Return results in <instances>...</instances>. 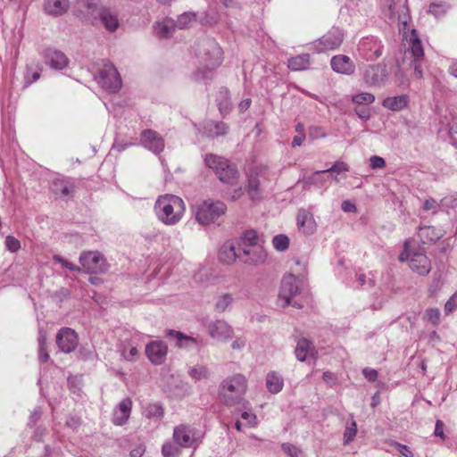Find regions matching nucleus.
<instances>
[{
    "label": "nucleus",
    "mask_w": 457,
    "mask_h": 457,
    "mask_svg": "<svg viewBox=\"0 0 457 457\" xmlns=\"http://www.w3.org/2000/svg\"><path fill=\"white\" fill-rule=\"evenodd\" d=\"M185 211L184 201L175 195H160L154 204V212L157 218L168 226L179 223Z\"/></svg>",
    "instance_id": "1"
},
{
    "label": "nucleus",
    "mask_w": 457,
    "mask_h": 457,
    "mask_svg": "<svg viewBox=\"0 0 457 457\" xmlns=\"http://www.w3.org/2000/svg\"><path fill=\"white\" fill-rule=\"evenodd\" d=\"M247 389V381L241 374L225 378L220 385L219 396L220 401L227 406L243 404L245 408L247 403L244 395Z\"/></svg>",
    "instance_id": "2"
},
{
    "label": "nucleus",
    "mask_w": 457,
    "mask_h": 457,
    "mask_svg": "<svg viewBox=\"0 0 457 457\" xmlns=\"http://www.w3.org/2000/svg\"><path fill=\"white\" fill-rule=\"evenodd\" d=\"M204 163L212 169L219 179L223 183L235 184L238 177V170L235 164L228 159L213 154H207Z\"/></svg>",
    "instance_id": "3"
},
{
    "label": "nucleus",
    "mask_w": 457,
    "mask_h": 457,
    "mask_svg": "<svg viewBox=\"0 0 457 457\" xmlns=\"http://www.w3.org/2000/svg\"><path fill=\"white\" fill-rule=\"evenodd\" d=\"M226 211L227 206L223 202L208 199L198 206L195 218L200 224L209 225L224 215Z\"/></svg>",
    "instance_id": "4"
},
{
    "label": "nucleus",
    "mask_w": 457,
    "mask_h": 457,
    "mask_svg": "<svg viewBox=\"0 0 457 457\" xmlns=\"http://www.w3.org/2000/svg\"><path fill=\"white\" fill-rule=\"evenodd\" d=\"M95 79L104 89L111 93L118 92L122 85L120 73L109 61H103L99 75L95 76Z\"/></svg>",
    "instance_id": "5"
},
{
    "label": "nucleus",
    "mask_w": 457,
    "mask_h": 457,
    "mask_svg": "<svg viewBox=\"0 0 457 457\" xmlns=\"http://www.w3.org/2000/svg\"><path fill=\"white\" fill-rule=\"evenodd\" d=\"M196 55L207 68H214L221 62V48L213 39H203L197 45Z\"/></svg>",
    "instance_id": "6"
},
{
    "label": "nucleus",
    "mask_w": 457,
    "mask_h": 457,
    "mask_svg": "<svg viewBox=\"0 0 457 457\" xmlns=\"http://www.w3.org/2000/svg\"><path fill=\"white\" fill-rule=\"evenodd\" d=\"M81 271L88 274H101L108 270L104 256L98 251H87L81 253L79 258Z\"/></svg>",
    "instance_id": "7"
},
{
    "label": "nucleus",
    "mask_w": 457,
    "mask_h": 457,
    "mask_svg": "<svg viewBox=\"0 0 457 457\" xmlns=\"http://www.w3.org/2000/svg\"><path fill=\"white\" fill-rule=\"evenodd\" d=\"M388 76L387 67L384 63L369 65L363 71V79L370 87H378L384 84Z\"/></svg>",
    "instance_id": "8"
},
{
    "label": "nucleus",
    "mask_w": 457,
    "mask_h": 457,
    "mask_svg": "<svg viewBox=\"0 0 457 457\" xmlns=\"http://www.w3.org/2000/svg\"><path fill=\"white\" fill-rule=\"evenodd\" d=\"M56 345L64 353L75 351L79 344L78 334L71 328H62L56 335Z\"/></svg>",
    "instance_id": "9"
},
{
    "label": "nucleus",
    "mask_w": 457,
    "mask_h": 457,
    "mask_svg": "<svg viewBox=\"0 0 457 457\" xmlns=\"http://www.w3.org/2000/svg\"><path fill=\"white\" fill-rule=\"evenodd\" d=\"M266 259L267 253L262 244L239 250L238 260L245 264L252 266L262 265Z\"/></svg>",
    "instance_id": "10"
},
{
    "label": "nucleus",
    "mask_w": 457,
    "mask_h": 457,
    "mask_svg": "<svg viewBox=\"0 0 457 457\" xmlns=\"http://www.w3.org/2000/svg\"><path fill=\"white\" fill-rule=\"evenodd\" d=\"M400 261L408 260L410 268L420 275H426L431 270L430 261L422 253H413L411 254L402 253L399 256Z\"/></svg>",
    "instance_id": "11"
},
{
    "label": "nucleus",
    "mask_w": 457,
    "mask_h": 457,
    "mask_svg": "<svg viewBox=\"0 0 457 457\" xmlns=\"http://www.w3.org/2000/svg\"><path fill=\"white\" fill-rule=\"evenodd\" d=\"M207 330L210 337L219 342H227L234 336L233 328L223 320L210 322Z\"/></svg>",
    "instance_id": "12"
},
{
    "label": "nucleus",
    "mask_w": 457,
    "mask_h": 457,
    "mask_svg": "<svg viewBox=\"0 0 457 457\" xmlns=\"http://www.w3.org/2000/svg\"><path fill=\"white\" fill-rule=\"evenodd\" d=\"M344 34L338 29L333 28L321 38L314 43L315 49L319 52L337 49L343 42Z\"/></svg>",
    "instance_id": "13"
},
{
    "label": "nucleus",
    "mask_w": 457,
    "mask_h": 457,
    "mask_svg": "<svg viewBox=\"0 0 457 457\" xmlns=\"http://www.w3.org/2000/svg\"><path fill=\"white\" fill-rule=\"evenodd\" d=\"M358 49L366 60L374 61L382 55L383 45L378 38L368 37L362 38Z\"/></svg>",
    "instance_id": "14"
},
{
    "label": "nucleus",
    "mask_w": 457,
    "mask_h": 457,
    "mask_svg": "<svg viewBox=\"0 0 457 457\" xmlns=\"http://www.w3.org/2000/svg\"><path fill=\"white\" fill-rule=\"evenodd\" d=\"M299 293V279L293 274L285 275L279 291V297L285 300V306L292 304L291 299Z\"/></svg>",
    "instance_id": "15"
},
{
    "label": "nucleus",
    "mask_w": 457,
    "mask_h": 457,
    "mask_svg": "<svg viewBox=\"0 0 457 457\" xmlns=\"http://www.w3.org/2000/svg\"><path fill=\"white\" fill-rule=\"evenodd\" d=\"M173 439L180 447H192L197 441L194 428L181 424L174 428Z\"/></svg>",
    "instance_id": "16"
},
{
    "label": "nucleus",
    "mask_w": 457,
    "mask_h": 457,
    "mask_svg": "<svg viewBox=\"0 0 457 457\" xmlns=\"http://www.w3.org/2000/svg\"><path fill=\"white\" fill-rule=\"evenodd\" d=\"M44 62L51 69L61 71L66 68L70 62L66 54L55 48H46L42 54Z\"/></svg>",
    "instance_id": "17"
},
{
    "label": "nucleus",
    "mask_w": 457,
    "mask_h": 457,
    "mask_svg": "<svg viewBox=\"0 0 457 457\" xmlns=\"http://www.w3.org/2000/svg\"><path fill=\"white\" fill-rule=\"evenodd\" d=\"M168 346L163 341H152L145 346V354L154 365L162 364L167 356Z\"/></svg>",
    "instance_id": "18"
},
{
    "label": "nucleus",
    "mask_w": 457,
    "mask_h": 457,
    "mask_svg": "<svg viewBox=\"0 0 457 457\" xmlns=\"http://www.w3.org/2000/svg\"><path fill=\"white\" fill-rule=\"evenodd\" d=\"M141 143L144 147L154 154H160L164 149V140L162 137L154 130L145 129L140 135Z\"/></svg>",
    "instance_id": "19"
},
{
    "label": "nucleus",
    "mask_w": 457,
    "mask_h": 457,
    "mask_svg": "<svg viewBox=\"0 0 457 457\" xmlns=\"http://www.w3.org/2000/svg\"><path fill=\"white\" fill-rule=\"evenodd\" d=\"M75 7L78 12L85 16L96 20L99 17V12L102 11V8L104 6L101 4L100 0H77L75 2Z\"/></svg>",
    "instance_id": "20"
},
{
    "label": "nucleus",
    "mask_w": 457,
    "mask_h": 457,
    "mask_svg": "<svg viewBox=\"0 0 457 457\" xmlns=\"http://www.w3.org/2000/svg\"><path fill=\"white\" fill-rule=\"evenodd\" d=\"M332 70L340 74L352 75L355 71L353 62L345 54H338L332 57L330 61Z\"/></svg>",
    "instance_id": "21"
},
{
    "label": "nucleus",
    "mask_w": 457,
    "mask_h": 457,
    "mask_svg": "<svg viewBox=\"0 0 457 457\" xmlns=\"http://www.w3.org/2000/svg\"><path fill=\"white\" fill-rule=\"evenodd\" d=\"M132 402L129 398L123 399L114 410L112 414V421L115 425H124L131 412Z\"/></svg>",
    "instance_id": "22"
},
{
    "label": "nucleus",
    "mask_w": 457,
    "mask_h": 457,
    "mask_svg": "<svg viewBox=\"0 0 457 457\" xmlns=\"http://www.w3.org/2000/svg\"><path fill=\"white\" fill-rule=\"evenodd\" d=\"M51 190L56 195L66 197L74 193L75 186L69 179L58 178L53 180Z\"/></svg>",
    "instance_id": "23"
},
{
    "label": "nucleus",
    "mask_w": 457,
    "mask_h": 457,
    "mask_svg": "<svg viewBox=\"0 0 457 457\" xmlns=\"http://www.w3.org/2000/svg\"><path fill=\"white\" fill-rule=\"evenodd\" d=\"M102 24L105 27V29L109 31H115L119 27V21L117 12L115 10L104 6L102 8V11L99 12V17Z\"/></svg>",
    "instance_id": "24"
},
{
    "label": "nucleus",
    "mask_w": 457,
    "mask_h": 457,
    "mask_svg": "<svg viewBox=\"0 0 457 457\" xmlns=\"http://www.w3.org/2000/svg\"><path fill=\"white\" fill-rule=\"evenodd\" d=\"M70 7L69 0H45L44 11L51 16H61L65 13Z\"/></svg>",
    "instance_id": "25"
},
{
    "label": "nucleus",
    "mask_w": 457,
    "mask_h": 457,
    "mask_svg": "<svg viewBox=\"0 0 457 457\" xmlns=\"http://www.w3.org/2000/svg\"><path fill=\"white\" fill-rule=\"evenodd\" d=\"M204 129L208 137H218L225 136L228 132L229 127L223 121H216L211 120L205 121Z\"/></svg>",
    "instance_id": "26"
},
{
    "label": "nucleus",
    "mask_w": 457,
    "mask_h": 457,
    "mask_svg": "<svg viewBox=\"0 0 457 457\" xmlns=\"http://www.w3.org/2000/svg\"><path fill=\"white\" fill-rule=\"evenodd\" d=\"M239 249L234 243L224 244L219 251V259L226 264L233 263L238 259Z\"/></svg>",
    "instance_id": "27"
},
{
    "label": "nucleus",
    "mask_w": 457,
    "mask_h": 457,
    "mask_svg": "<svg viewBox=\"0 0 457 457\" xmlns=\"http://www.w3.org/2000/svg\"><path fill=\"white\" fill-rule=\"evenodd\" d=\"M297 226L305 234H312L315 231V222L310 213L300 210L296 216Z\"/></svg>",
    "instance_id": "28"
},
{
    "label": "nucleus",
    "mask_w": 457,
    "mask_h": 457,
    "mask_svg": "<svg viewBox=\"0 0 457 457\" xmlns=\"http://www.w3.org/2000/svg\"><path fill=\"white\" fill-rule=\"evenodd\" d=\"M216 103L222 116H225L231 110L229 91L226 87H220L216 95Z\"/></svg>",
    "instance_id": "29"
},
{
    "label": "nucleus",
    "mask_w": 457,
    "mask_h": 457,
    "mask_svg": "<svg viewBox=\"0 0 457 457\" xmlns=\"http://www.w3.org/2000/svg\"><path fill=\"white\" fill-rule=\"evenodd\" d=\"M175 21L170 18H166L155 24V33L160 37H170L172 36L176 29Z\"/></svg>",
    "instance_id": "30"
},
{
    "label": "nucleus",
    "mask_w": 457,
    "mask_h": 457,
    "mask_svg": "<svg viewBox=\"0 0 457 457\" xmlns=\"http://www.w3.org/2000/svg\"><path fill=\"white\" fill-rule=\"evenodd\" d=\"M313 350L314 347L310 340L304 337L300 338L295 349V357L298 361H304Z\"/></svg>",
    "instance_id": "31"
},
{
    "label": "nucleus",
    "mask_w": 457,
    "mask_h": 457,
    "mask_svg": "<svg viewBox=\"0 0 457 457\" xmlns=\"http://www.w3.org/2000/svg\"><path fill=\"white\" fill-rule=\"evenodd\" d=\"M266 386L270 393L278 394L284 386V379L281 375L276 371H270L266 377Z\"/></svg>",
    "instance_id": "32"
},
{
    "label": "nucleus",
    "mask_w": 457,
    "mask_h": 457,
    "mask_svg": "<svg viewBox=\"0 0 457 457\" xmlns=\"http://www.w3.org/2000/svg\"><path fill=\"white\" fill-rule=\"evenodd\" d=\"M408 100L409 98L406 95H401L393 97H386L384 99L382 104L389 110L401 111L407 106Z\"/></svg>",
    "instance_id": "33"
},
{
    "label": "nucleus",
    "mask_w": 457,
    "mask_h": 457,
    "mask_svg": "<svg viewBox=\"0 0 457 457\" xmlns=\"http://www.w3.org/2000/svg\"><path fill=\"white\" fill-rule=\"evenodd\" d=\"M260 240L257 232L253 229H249L244 232L237 243L239 250L253 247V245H260Z\"/></svg>",
    "instance_id": "34"
},
{
    "label": "nucleus",
    "mask_w": 457,
    "mask_h": 457,
    "mask_svg": "<svg viewBox=\"0 0 457 457\" xmlns=\"http://www.w3.org/2000/svg\"><path fill=\"white\" fill-rule=\"evenodd\" d=\"M310 65V55L308 54H299L288 60L287 67L294 71H303Z\"/></svg>",
    "instance_id": "35"
},
{
    "label": "nucleus",
    "mask_w": 457,
    "mask_h": 457,
    "mask_svg": "<svg viewBox=\"0 0 457 457\" xmlns=\"http://www.w3.org/2000/svg\"><path fill=\"white\" fill-rule=\"evenodd\" d=\"M404 54L405 58L410 56L412 57L413 60L422 61L424 51L420 40L419 38L412 40L410 49L405 51Z\"/></svg>",
    "instance_id": "36"
},
{
    "label": "nucleus",
    "mask_w": 457,
    "mask_h": 457,
    "mask_svg": "<svg viewBox=\"0 0 457 457\" xmlns=\"http://www.w3.org/2000/svg\"><path fill=\"white\" fill-rule=\"evenodd\" d=\"M247 193L253 201L261 199L260 181L254 176L248 179Z\"/></svg>",
    "instance_id": "37"
},
{
    "label": "nucleus",
    "mask_w": 457,
    "mask_h": 457,
    "mask_svg": "<svg viewBox=\"0 0 457 457\" xmlns=\"http://www.w3.org/2000/svg\"><path fill=\"white\" fill-rule=\"evenodd\" d=\"M196 14L195 12H187L179 15L175 21L176 27L179 29H184L189 27L195 21Z\"/></svg>",
    "instance_id": "38"
},
{
    "label": "nucleus",
    "mask_w": 457,
    "mask_h": 457,
    "mask_svg": "<svg viewBox=\"0 0 457 457\" xmlns=\"http://www.w3.org/2000/svg\"><path fill=\"white\" fill-rule=\"evenodd\" d=\"M233 303V296L230 294H223L220 296H219L215 305L214 309L217 312H224Z\"/></svg>",
    "instance_id": "39"
},
{
    "label": "nucleus",
    "mask_w": 457,
    "mask_h": 457,
    "mask_svg": "<svg viewBox=\"0 0 457 457\" xmlns=\"http://www.w3.org/2000/svg\"><path fill=\"white\" fill-rule=\"evenodd\" d=\"M357 433V424L353 419L346 422L344 433V444L347 445L353 440Z\"/></svg>",
    "instance_id": "40"
},
{
    "label": "nucleus",
    "mask_w": 457,
    "mask_h": 457,
    "mask_svg": "<svg viewBox=\"0 0 457 457\" xmlns=\"http://www.w3.org/2000/svg\"><path fill=\"white\" fill-rule=\"evenodd\" d=\"M168 337H174L177 339V342H178V345L182 347V346H187V342H191V343H195V339L191 337H187V336H185L183 333L179 332V331H176V330H173V329H170L167 333Z\"/></svg>",
    "instance_id": "41"
},
{
    "label": "nucleus",
    "mask_w": 457,
    "mask_h": 457,
    "mask_svg": "<svg viewBox=\"0 0 457 457\" xmlns=\"http://www.w3.org/2000/svg\"><path fill=\"white\" fill-rule=\"evenodd\" d=\"M188 374L192 378L200 380L208 378L209 370L205 366L199 365L190 368Z\"/></svg>",
    "instance_id": "42"
},
{
    "label": "nucleus",
    "mask_w": 457,
    "mask_h": 457,
    "mask_svg": "<svg viewBox=\"0 0 457 457\" xmlns=\"http://www.w3.org/2000/svg\"><path fill=\"white\" fill-rule=\"evenodd\" d=\"M272 244L276 250L283 252L289 246V238L286 235H277L273 237Z\"/></svg>",
    "instance_id": "43"
},
{
    "label": "nucleus",
    "mask_w": 457,
    "mask_h": 457,
    "mask_svg": "<svg viewBox=\"0 0 457 457\" xmlns=\"http://www.w3.org/2000/svg\"><path fill=\"white\" fill-rule=\"evenodd\" d=\"M353 102L358 104H370L375 101V96L370 93H360L353 96Z\"/></svg>",
    "instance_id": "44"
},
{
    "label": "nucleus",
    "mask_w": 457,
    "mask_h": 457,
    "mask_svg": "<svg viewBox=\"0 0 457 457\" xmlns=\"http://www.w3.org/2000/svg\"><path fill=\"white\" fill-rule=\"evenodd\" d=\"M448 6L445 4L431 3L428 7V12L436 17H439L444 15L446 12Z\"/></svg>",
    "instance_id": "45"
},
{
    "label": "nucleus",
    "mask_w": 457,
    "mask_h": 457,
    "mask_svg": "<svg viewBox=\"0 0 457 457\" xmlns=\"http://www.w3.org/2000/svg\"><path fill=\"white\" fill-rule=\"evenodd\" d=\"M162 453L163 457H177L179 453V449L178 446L169 442L162 445Z\"/></svg>",
    "instance_id": "46"
},
{
    "label": "nucleus",
    "mask_w": 457,
    "mask_h": 457,
    "mask_svg": "<svg viewBox=\"0 0 457 457\" xmlns=\"http://www.w3.org/2000/svg\"><path fill=\"white\" fill-rule=\"evenodd\" d=\"M4 244L6 249L11 253H16L21 248V242L12 236H7Z\"/></svg>",
    "instance_id": "47"
},
{
    "label": "nucleus",
    "mask_w": 457,
    "mask_h": 457,
    "mask_svg": "<svg viewBox=\"0 0 457 457\" xmlns=\"http://www.w3.org/2000/svg\"><path fill=\"white\" fill-rule=\"evenodd\" d=\"M325 173L324 170L315 171L312 176L305 178L303 182L305 184H315L322 186L325 179L321 177V174Z\"/></svg>",
    "instance_id": "48"
},
{
    "label": "nucleus",
    "mask_w": 457,
    "mask_h": 457,
    "mask_svg": "<svg viewBox=\"0 0 457 457\" xmlns=\"http://www.w3.org/2000/svg\"><path fill=\"white\" fill-rule=\"evenodd\" d=\"M54 260L60 263L63 268L69 269L70 270L75 271V272H81V268L79 266H76L75 264L68 262L63 257L60 255H54Z\"/></svg>",
    "instance_id": "49"
},
{
    "label": "nucleus",
    "mask_w": 457,
    "mask_h": 457,
    "mask_svg": "<svg viewBox=\"0 0 457 457\" xmlns=\"http://www.w3.org/2000/svg\"><path fill=\"white\" fill-rule=\"evenodd\" d=\"M425 317L428 322L436 325L439 322L440 312L436 308L428 309L425 312Z\"/></svg>",
    "instance_id": "50"
},
{
    "label": "nucleus",
    "mask_w": 457,
    "mask_h": 457,
    "mask_svg": "<svg viewBox=\"0 0 457 457\" xmlns=\"http://www.w3.org/2000/svg\"><path fill=\"white\" fill-rule=\"evenodd\" d=\"M348 170H349V167L345 162H337L332 165V167H330L329 169H327V170H323L325 173L326 172L340 173V172H344V171H348Z\"/></svg>",
    "instance_id": "51"
},
{
    "label": "nucleus",
    "mask_w": 457,
    "mask_h": 457,
    "mask_svg": "<svg viewBox=\"0 0 457 457\" xmlns=\"http://www.w3.org/2000/svg\"><path fill=\"white\" fill-rule=\"evenodd\" d=\"M422 208L426 212L432 211L434 213H436L439 208V204L434 198L428 197L424 201Z\"/></svg>",
    "instance_id": "52"
},
{
    "label": "nucleus",
    "mask_w": 457,
    "mask_h": 457,
    "mask_svg": "<svg viewBox=\"0 0 457 457\" xmlns=\"http://www.w3.org/2000/svg\"><path fill=\"white\" fill-rule=\"evenodd\" d=\"M370 166L372 170L381 169L386 166V162L382 157L374 155L370 159Z\"/></svg>",
    "instance_id": "53"
},
{
    "label": "nucleus",
    "mask_w": 457,
    "mask_h": 457,
    "mask_svg": "<svg viewBox=\"0 0 457 457\" xmlns=\"http://www.w3.org/2000/svg\"><path fill=\"white\" fill-rule=\"evenodd\" d=\"M457 308V293L453 294L445 304V312H452Z\"/></svg>",
    "instance_id": "54"
},
{
    "label": "nucleus",
    "mask_w": 457,
    "mask_h": 457,
    "mask_svg": "<svg viewBox=\"0 0 457 457\" xmlns=\"http://www.w3.org/2000/svg\"><path fill=\"white\" fill-rule=\"evenodd\" d=\"M394 445L396 450L404 457H413V453L411 448L405 445H402L400 443L395 442Z\"/></svg>",
    "instance_id": "55"
},
{
    "label": "nucleus",
    "mask_w": 457,
    "mask_h": 457,
    "mask_svg": "<svg viewBox=\"0 0 457 457\" xmlns=\"http://www.w3.org/2000/svg\"><path fill=\"white\" fill-rule=\"evenodd\" d=\"M242 420L245 421L246 426H253L256 423V415L250 411H244L241 414Z\"/></svg>",
    "instance_id": "56"
},
{
    "label": "nucleus",
    "mask_w": 457,
    "mask_h": 457,
    "mask_svg": "<svg viewBox=\"0 0 457 457\" xmlns=\"http://www.w3.org/2000/svg\"><path fill=\"white\" fill-rule=\"evenodd\" d=\"M282 448L291 457H300V455H302V452L292 445H283Z\"/></svg>",
    "instance_id": "57"
},
{
    "label": "nucleus",
    "mask_w": 457,
    "mask_h": 457,
    "mask_svg": "<svg viewBox=\"0 0 457 457\" xmlns=\"http://www.w3.org/2000/svg\"><path fill=\"white\" fill-rule=\"evenodd\" d=\"M414 68L413 76L415 79H421L423 76L422 68H421V61L413 60L411 63Z\"/></svg>",
    "instance_id": "58"
},
{
    "label": "nucleus",
    "mask_w": 457,
    "mask_h": 457,
    "mask_svg": "<svg viewBox=\"0 0 457 457\" xmlns=\"http://www.w3.org/2000/svg\"><path fill=\"white\" fill-rule=\"evenodd\" d=\"M362 374L369 381H375L378 378V371L373 369L365 368L362 370Z\"/></svg>",
    "instance_id": "59"
},
{
    "label": "nucleus",
    "mask_w": 457,
    "mask_h": 457,
    "mask_svg": "<svg viewBox=\"0 0 457 457\" xmlns=\"http://www.w3.org/2000/svg\"><path fill=\"white\" fill-rule=\"evenodd\" d=\"M246 345V340L244 337H237L231 344L233 350H241Z\"/></svg>",
    "instance_id": "60"
},
{
    "label": "nucleus",
    "mask_w": 457,
    "mask_h": 457,
    "mask_svg": "<svg viewBox=\"0 0 457 457\" xmlns=\"http://www.w3.org/2000/svg\"><path fill=\"white\" fill-rule=\"evenodd\" d=\"M37 354L38 361L40 362H46L49 360V354L46 351V347L38 346Z\"/></svg>",
    "instance_id": "61"
},
{
    "label": "nucleus",
    "mask_w": 457,
    "mask_h": 457,
    "mask_svg": "<svg viewBox=\"0 0 457 457\" xmlns=\"http://www.w3.org/2000/svg\"><path fill=\"white\" fill-rule=\"evenodd\" d=\"M435 436H440L441 438H444L445 437V434H444V423L442 420H437L436 422V427H435Z\"/></svg>",
    "instance_id": "62"
},
{
    "label": "nucleus",
    "mask_w": 457,
    "mask_h": 457,
    "mask_svg": "<svg viewBox=\"0 0 457 457\" xmlns=\"http://www.w3.org/2000/svg\"><path fill=\"white\" fill-rule=\"evenodd\" d=\"M305 139V134H297L293 137L292 146H300Z\"/></svg>",
    "instance_id": "63"
},
{
    "label": "nucleus",
    "mask_w": 457,
    "mask_h": 457,
    "mask_svg": "<svg viewBox=\"0 0 457 457\" xmlns=\"http://www.w3.org/2000/svg\"><path fill=\"white\" fill-rule=\"evenodd\" d=\"M341 208L344 212H351L356 211V206L350 201H344L342 203Z\"/></svg>",
    "instance_id": "64"
}]
</instances>
